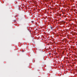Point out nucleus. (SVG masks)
I'll list each match as a JSON object with an SVG mask.
<instances>
[{
	"mask_svg": "<svg viewBox=\"0 0 77 77\" xmlns=\"http://www.w3.org/2000/svg\"><path fill=\"white\" fill-rule=\"evenodd\" d=\"M50 28L51 30H52L53 29V27L50 26Z\"/></svg>",
	"mask_w": 77,
	"mask_h": 77,
	"instance_id": "obj_1",
	"label": "nucleus"
}]
</instances>
